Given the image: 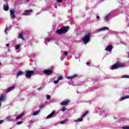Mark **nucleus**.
<instances>
[{"mask_svg":"<svg viewBox=\"0 0 129 129\" xmlns=\"http://www.w3.org/2000/svg\"><path fill=\"white\" fill-rule=\"evenodd\" d=\"M68 30H69V27L67 26L63 29H57L55 31V33L58 35H63V34H66L68 32Z\"/></svg>","mask_w":129,"mask_h":129,"instance_id":"obj_1","label":"nucleus"},{"mask_svg":"<svg viewBox=\"0 0 129 129\" xmlns=\"http://www.w3.org/2000/svg\"><path fill=\"white\" fill-rule=\"evenodd\" d=\"M124 66H125V64L124 63L120 62L116 63L111 67V70H114L115 69H117L118 68L124 67Z\"/></svg>","mask_w":129,"mask_h":129,"instance_id":"obj_2","label":"nucleus"},{"mask_svg":"<svg viewBox=\"0 0 129 129\" xmlns=\"http://www.w3.org/2000/svg\"><path fill=\"white\" fill-rule=\"evenodd\" d=\"M90 41V33L85 35V37L83 38V42L84 44H87Z\"/></svg>","mask_w":129,"mask_h":129,"instance_id":"obj_3","label":"nucleus"},{"mask_svg":"<svg viewBox=\"0 0 129 129\" xmlns=\"http://www.w3.org/2000/svg\"><path fill=\"white\" fill-rule=\"evenodd\" d=\"M88 111H86V112L82 116V118H79L77 120H75L74 121L75 122H79L80 121H83V118L85 117L88 114Z\"/></svg>","mask_w":129,"mask_h":129,"instance_id":"obj_4","label":"nucleus"},{"mask_svg":"<svg viewBox=\"0 0 129 129\" xmlns=\"http://www.w3.org/2000/svg\"><path fill=\"white\" fill-rule=\"evenodd\" d=\"M34 73V71H27L26 72V78H31L32 75Z\"/></svg>","mask_w":129,"mask_h":129,"instance_id":"obj_5","label":"nucleus"},{"mask_svg":"<svg viewBox=\"0 0 129 129\" xmlns=\"http://www.w3.org/2000/svg\"><path fill=\"white\" fill-rule=\"evenodd\" d=\"M105 30H108V27H104L98 29L96 30V33H99V32H103V31H105Z\"/></svg>","mask_w":129,"mask_h":129,"instance_id":"obj_6","label":"nucleus"},{"mask_svg":"<svg viewBox=\"0 0 129 129\" xmlns=\"http://www.w3.org/2000/svg\"><path fill=\"white\" fill-rule=\"evenodd\" d=\"M15 13H16V10L15 9L10 10V16L11 17V19H15V18H16Z\"/></svg>","mask_w":129,"mask_h":129,"instance_id":"obj_7","label":"nucleus"},{"mask_svg":"<svg viewBox=\"0 0 129 129\" xmlns=\"http://www.w3.org/2000/svg\"><path fill=\"white\" fill-rule=\"evenodd\" d=\"M25 13H23V16H31V13H33V10H25L24 11Z\"/></svg>","mask_w":129,"mask_h":129,"instance_id":"obj_8","label":"nucleus"},{"mask_svg":"<svg viewBox=\"0 0 129 129\" xmlns=\"http://www.w3.org/2000/svg\"><path fill=\"white\" fill-rule=\"evenodd\" d=\"M43 72L44 74H46L47 75H50L53 73V71L51 70H44Z\"/></svg>","mask_w":129,"mask_h":129,"instance_id":"obj_9","label":"nucleus"},{"mask_svg":"<svg viewBox=\"0 0 129 129\" xmlns=\"http://www.w3.org/2000/svg\"><path fill=\"white\" fill-rule=\"evenodd\" d=\"M55 114V111H53L49 115L46 116V119L53 117V116Z\"/></svg>","mask_w":129,"mask_h":129,"instance_id":"obj_10","label":"nucleus"},{"mask_svg":"<svg viewBox=\"0 0 129 129\" xmlns=\"http://www.w3.org/2000/svg\"><path fill=\"white\" fill-rule=\"evenodd\" d=\"M111 50H112V46L108 45L105 49V51H108V52H111Z\"/></svg>","mask_w":129,"mask_h":129,"instance_id":"obj_11","label":"nucleus"},{"mask_svg":"<svg viewBox=\"0 0 129 129\" xmlns=\"http://www.w3.org/2000/svg\"><path fill=\"white\" fill-rule=\"evenodd\" d=\"M6 120H7V121H14V118L12 116H8L6 117Z\"/></svg>","mask_w":129,"mask_h":129,"instance_id":"obj_12","label":"nucleus"},{"mask_svg":"<svg viewBox=\"0 0 129 129\" xmlns=\"http://www.w3.org/2000/svg\"><path fill=\"white\" fill-rule=\"evenodd\" d=\"M127 98H129V96L121 97L119 98V101H122V100H124V99H127Z\"/></svg>","mask_w":129,"mask_h":129,"instance_id":"obj_13","label":"nucleus"},{"mask_svg":"<svg viewBox=\"0 0 129 129\" xmlns=\"http://www.w3.org/2000/svg\"><path fill=\"white\" fill-rule=\"evenodd\" d=\"M78 76V75L75 74L72 76H70L68 77V79H70L71 80H72V79H74V78H76Z\"/></svg>","mask_w":129,"mask_h":129,"instance_id":"obj_14","label":"nucleus"},{"mask_svg":"<svg viewBox=\"0 0 129 129\" xmlns=\"http://www.w3.org/2000/svg\"><path fill=\"white\" fill-rule=\"evenodd\" d=\"M69 102H70L69 100H66L61 103V105H67Z\"/></svg>","mask_w":129,"mask_h":129,"instance_id":"obj_15","label":"nucleus"},{"mask_svg":"<svg viewBox=\"0 0 129 129\" xmlns=\"http://www.w3.org/2000/svg\"><path fill=\"white\" fill-rule=\"evenodd\" d=\"M109 16H110V13L105 16L104 17L105 22H108V21H109V19H108V18H109Z\"/></svg>","mask_w":129,"mask_h":129,"instance_id":"obj_16","label":"nucleus"},{"mask_svg":"<svg viewBox=\"0 0 129 129\" xmlns=\"http://www.w3.org/2000/svg\"><path fill=\"white\" fill-rule=\"evenodd\" d=\"M24 115H25V113H22L19 115L17 116L16 117V119H20L21 117H23V116H24Z\"/></svg>","mask_w":129,"mask_h":129,"instance_id":"obj_17","label":"nucleus"},{"mask_svg":"<svg viewBox=\"0 0 129 129\" xmlns=\"http://www.w3.org/2000/svg\"><path fill=\"white\" fill-rule=\"evenodd\" d=\"M6 100V97L3 95L0 96V102H2V101H5Z\"/></svg>","mask_w":129,"mask_h":129,"instance_id":"obj_18","label":"nucleus"},{"mask_svg":"<svg viewBox=\"0 0 129 129\" xmlns=\"http://www.w3.org/2000/svg\"><path fill=\"white\" fill-rule=\"evenodd\" d=\"M3 9L4 11H6V12L9 11V5H4Z\"/></svg>","mask_w":129,"mask_h":129,"instance_id":"obj_19","label":"nucleus"},{"mask_svg":"<svg viewBox=\"0 0 129 129\" xmlns=\"http://www.w3.org/2000/svg\"><path fill=\"white\" fill-rule=\"evenodd\" d=\"M23 72H22V71H19L18 73H17L16 74V76H17V77H19V76H21V75H23Z\"/></svg>","mask_w":129,"mask_h":129,"instance_id":"obj_20","label":"nucleus"},{"mask_svg":"<svg viewBox=\"0 0 129 129\" xmlns=\"http://www.w3.org/2000/svg\"><path fill=\"white\" fill-rule=\"evenodd\" d=\"M39 112H40V110H38L37 111H34L32 115L34 116L38 115Z\"/></svg>","mask_w":129,"mask_h":129,"instance_id":"obj_21","label":"nucleus"},{"mask_svg":"<svg viewBox=\"0 0 129 129\" xmlns=\"http://www.w3.org/2000/svg\"><path fill=\"white\" fill-rule=\"evenodd\" d=\"M14 86L10 87L7 90V92H10V91H12L14 89Z\"/></svg>","mask_w":129,"mask_h":129,"instance_id":"obj_22","label":"nucleus"},{"mask_svg":"<svg viewBox=\"0 0 129 129\" xmlns=\"http://www.w3.org/2000/svg\"><path fill=\"white\" fill-rule=\"evenodd\" d=\"M79 58H80V54L77 53L75 54V59H79Z\"/></svg>","mask_w":129,"mask_h":129,"instance_id":"obj_23","label":"nucleus"},{"mask_svg":"<svg viewBox=\"0 0 129 129\" xmlns=\"http://www.w3.org/2000/svg\"><path fill=\"white\" fill-rule=\"evenodd\" d=\"M19 39H22V40H24V37H23V33H20L19 34Z\"/></svg>","mask_w":129,"mask_h":129,"instance_id":"obj_24","label":"nucleus"},{"mask_svg":"<svg viewBox=\"0 0 129 129\" xmlns=\"http://www.w3.org/2000/svg\"><path fill=\"white\" fill-rule=\"evenodd\" d=\"M63 79V77L62 76H59L57 78V80L59 81V80H62Z\"/></svg>","mask_w":129,"mask_h":129,"instance_id":"obj_25","label":"nucleus"},{"mask_svg":"<svg viewBox=\"0 0 129 129\" xmlns=\"http://www.w3.org/2000/svg\"><path fill=\"white\" fill-rule=\"evenodd\" d=\"M67 120H68V119H67L64 120L62 121H61L60 122L61 124H64V123H66V122H67Z\"/></svg>","mask_w":129,"mask_h":129,"instance_id":"obj_26","label":"nucleus"},{"mask_svg":"<svg viewBox=\"0 0 129 129\" xmlns=\"http://www.w3.org/2000/svg\"><path fill=\"white\" fill-rule=\"evenodd\" d=\"M45 40L46 41L47 43H49L50 41H52V39L51 38H45Z\"/></svg>","mask_w":129,"mask_h":129,"instance_id":"obj_27","label":"nucleus"},{"mask_svg":"<svg viewBox=\"0 0 129 129\" xmlns=\"http://www.w3.org/2000/svg\"><path fill=\"white\" fill-rule=\"evenodd\" d=\"M22 123H23V122L20 121H18L17 122H16V124L17 125H20V124H22Z\"/></svg>","mask_w":129,"mask_h":129,"instance_id":"obj_28","label":"nucleus"},{"mask_svg":"<svg viewBox=\"0 0 129 129\" xmlns=\"http://www.w3.org/2000/svg\"><path fill=\"white\" fill-rule=\"evenodd\" d=\"M50 98H51V96H50V95H47L46 96V99H47V100H50Z\"/></svg>","mask_w":129,"mask_h":129,"instance_id":"obj_29","label":"nucleus"},{"mask_svg":"<svg viewBox=\"0 0 129 129\" xmlns=\"http://www.w3.org/2000/svg\"><path fill=\"white\" fill-rule=\"evenodd\" d=\"M122 78H129V76L128 75H124L122 76Z\"/></svg>","mask_w":129,"mask_h":129,"instance_id":"obj_30","label":"nucleus"},{"mask_svg":"<svg viewBox=\"0 0 129 129\" xmlns=\"http://www.w3.org/2000/svg\"><path fill=\"white\" fill-rule=\"evenodd\" d=\"M20 45H16L15 48L16 49V50H19V49H20Z\"/></svg>","mask_w":129,"mask_h":129,"instance_id":"obj_31","label":"nucleus"},{"mask_svg":"<svg viewBox=\"0 0 129 129\" xmlns=\"http://www.w3.org/2000/svg\"><path fill=\"white\" fill-rule=\"evenodd\" d=\"M58 82H59V81L58 80L53 81L54 84H58Z\"/></svg>","mask_w":129,"mask_h":129,"instance_id":"obj_32","label":"nucleus"},{"mask_svg":"<svg viewBox=\"0 0 129 129\" xmlns=\"http://www.w3.org/2000/svg\"><path fill=\"white\" fill-rule=\"evenodd\" d=\"M63 55H65V56H68V52L67 51H64Z\"/></svg>","mask_w":129,"mask_h":129,"instance_id":"obj_33","label":"nucleus"},{"mask_svg":"<svg viewBox=\"0 0 129 129\" xmlns=\"http://www.w3.org/2000/svg\"><path fill=\"white\" fill-rule=\"evenodd\" d=\"M122 129H129V126H123V127H122Z\"/></svg>","mask_w":129,"mask_h":129,"instance_id":"obj_34","label":"nucleus"},{"mask_svg":"<svg viewBox=\"0 0 129 129\" xmlns=\"http://www.w3.org/2000/svg\"><path fill=\"white\" fill-rule=\"evenodd\" d=\"M33 122H34V120H30V121H29V124H31V123H33Z\"/></svg>","mask_w":129,"mask_h":129,"instance_id":"obj_35","label":"nucleus"},{"mask_svg":"<svg viewBox=\"0 0 129 129\" xmlns=\"http://www.w3.org/2000/svg\"><path fill=\"white\" fill-rule=\"evenodd\" d=\"M44 107H45V106L44 105L39 106L40 109H42V108H44Z\"/></svg>","mask_w":129,"mask_h":129,"instance_id":"obj_36","label":"nucleus"},{"mask_svg":"<svg viewBox=\"0 0 129 129\" xmlns=\"http://www.w3.org/2000/svg\"><path fill=\"white\" fill-rule=\"evenodd\" d=\"M65 110H66V108H63L62 109H61V111L64 112V111H65Z\"/></svg>","mask_w":129,"mask_h":129,"instance_id":"obj_37","label":"nucleus"},{"mask_svg":"<svg viewBox=\"0 0 129 129\" xmlns=\"http://www.w3.org/2000/svg\"><path fill=\"white\" fill-rule=\"evenodd\" d=\"M62 1H63V0H56V2H57V3H61V2H62Z\"/></svg>","mask_w":129,"mask_h":129,"instance_id":"obj_38","label":"nucleus"},{"mask_svg":"<svg viewBox=\"0 0 129 129\" xmlns=\"http://www.w3.org/2000/svg\"><path fill=\"white\" fill-rule=\"evenodd\" d=\"M4 120H0V124H2V123H3L4 122Z\"/></svg>","mask_w":129,"mask_h":129,"instance_id":"obj_39","label":"nucleus"},{"mask_svg":"<svg viewBox=\"0 0 129 129\" xmlns=\"http://www.w3.org/2000/svg\"><path fill=\"white\" fill-rule=\"evenodd\" d=\"M8 28H6L5 29V34H7V31H8Z\"/></svg>","mask_w":129,"mask_h":129,"instance_id":"obj_40","label":"nucleus"},{"mask_svg":"<svg viewBox=\"0 0 129 129\" xmlns=\"http://www.w3.org/2000/svg\"><path fill=\"white\" fill-rule=\"evenodd\" d=\"M42 89L41 87H39L37 89V90H38L39 91H40V90H41Z\"/></svg>","mask_w":129,"mask_h":129,"instance_id":"obj_41","label":"nucleus"},{"mask_svg":"<svg viewBox=\"0 0 129 129\" xmlns=\"http://www.w3.org/2000/svg\"><path fill=\"white\" fill-rule=\"evenodd\" d=\"M6 47H10V43H7L6 44Z\"/></svg>","mask_w":129,"mask_h":129,"instance_id":"obj_42","label":"nucleus"},{"mask_svg":"<svg viewBox=\"0 0 129 129\" xmlns=\"http://www.w3.org/2000/svg\"><path fill=\"white\" fill-rule=\"evenodd\" d=\"M18 2H19V3H22V2H23V0H17Z\"/></svg>","mask_w":129,"mask_h":129,"instance_id":"obj_43","label":"nucleus"},{"mask_svg":"<svg viewBox=\"0 0 129 129\" xmlns=\"http://www.w3.org/2000/svg\"><path fill=\"white\" fill-rule=\"evenodd\" d=\"M25 2H26V3H29L30 2V0H26L25 1Z\"/></svg>","mask_w":129,"mask_h":129,"instance_id":"obj_44","label":"nucleus"},{"mask_svg":"<svg viewBox=\"0 0 129 129\" xmlns=\"http://www.w3.org/2000/svg\"><path fill=\"white\" fill-rule=\"evenodd\" d=\"M86 64H87V65H89V64H90V63L89 62H86Z\"/></svg>","mask_w":129,"mask_h":129,"instance_id":"obj_45","label":"nucleus"},{"mask_svg":"<svg viewBox=\"0 0 129 129\" xmlns=\"http://www.w3.org/2000/svg\"><path fill=\"white\" fill-rule=\"evenodd\" d=\"M96 18V19H99V16H97Z\"/></svg>","mask_w":129,"mask_h":129,"instance_id":"obj_46","label":"nucleus"},{"mask_svg":"<svg viewBox=\"0 0 129 129\" xmlns=\"http://www.w3.org/2000/svg\"><path fill=\"white\" fill-rule=\"evenodd\" d=\"M101 112L102 113H104V110H102V111H101Z\"/></svg>","mask_w":129,"mask_h":129,"instance_id":"obj_47","label":"nucleus"},{"mask_svg":"<svg viewBox=\"0 0 129 129\" xmlns=\"http://www.w3.org/2000/svg\"><path fill=\"white\" fill-rule=\"evenodd\" d=\"M2 106V102H0V107Z\"/></svg>","mask_w":129,"mask_h":129,"instance_id":"obj_48","label":"nucleus"},{"mask_svg":"<svg viewBox=\"0 0 129 129\" xmlns=\"http://www.w3.org/2000/svg\"><path fill=\"white\" fill-rule=\"evenodd\" d=\"M2 65V63L1 62H0V66Z\"/></svg>","mask_w":129,"mask_h":129,"instance_id":"obj_49","label":"nucleus"},{"mask_svg":"<svg viewBox=\"0 0 129 129\" xmlns=\"http://www.w3.org/2000/svg\"><path fill=\"white\" fill-rule=\"evenodd\" d=\"M0 78H1V76H0Z\"/></svg>","mask_w":129,"mask_h":129,"instance_id":"obj_50","label":"nucleus"},{"mask_svg":"<svg viewBox=\"0 0 129 129\" xmlns=\"http://www.w3.org/2000/svg\"><path fill=\"white\" fill-rule=\"evenodd\" d=\"M6 1H7V0H5Z\"/></svg>","mask_w":129,"mask_h":129,"instance_id":"obj_51","label":"nucleus"}]
</instances>
